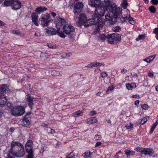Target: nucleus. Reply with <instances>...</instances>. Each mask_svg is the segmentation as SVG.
Segmentation results:
<instances>
[{"instance_id":"1","label":"nucleus","mask_w":158,"mask_h":158,"mask_svg":"<svg viewBox=\"0 0 158 158\" xmlns=\"http://www.w3.org/2000/svg\"><path fill=\"white\" fill-rule=\"evenodd\" d=\"M25 154L24 148L19 142L13 141L10 143V147L8 150L6 158L22 157Z\"/></svg>"},{"instance_id":"2","label":"nucleus","mask_w":158,"mask_h":158,"mask_svg":"<svg viewBox=\"0 0 158 158\" xmlns=\"http://www.w3.org/2000/svg\"><path fill=\"white\" fill-rule=\"evenodd\" d=\"M110 13H107L105 15L106 21H108L111 24H113L116 18H120L121 14L122 9L115 4L110 10Z\"/></svg>"},{"instance_id":"3","label":"nucleus","mask_w":158,"mask_h":158,"mask_svg":"<svg viewBox=\"0 0 158 158\" xmlns=\"http://www.w3.org/2000/svg\"><path fill=\"white\" fill-rule=\"evenodd\" d=\"M116 4L112 2V0H104L103 7L96 8L95 10V16L98 17L104 16L106 11L109 10Z\"/></svg>"},{"instance_id":"4","label":"nucleus","mask_w":158,"mask_h":158,"mask_svg":"<svg viewBox=\"0 0 158 158\" xmlns=\"http://www.w3.org/2000/svg\"><path fill=\"white\" fill-rule=\"evenodd\" d=\"M56 27L57 29V32L59 35L61 37L64 38L66 36L62 31H60V28L59 26H63L66 24V22L65 19L61 18L59 17L57 18V20L55 21Z\"/></svg>"},{"instance_id":"5","label":"nucleus","mask_w":158,"mask_h":158,"mask_svg":"<svg viewBox=\"0 0 158 158\" xmlns=\"http://www.w3.org/2000/svg\"><path fill=\"white\" fill-rule=\"evenodd\" d=\"M24 107L21 106H16L11 110L12 115L15 116H19L23 115L25 113Z\"/></svg>"},{"instance_id":"6","label":"nucleus","mask_w":158,"mask_h":158,"mask_svg":"<svg viewBox=\"0 0 158 158\" xmlns=\"http://www.w3.org/2000/svg\"><path fill=\"white\" fill-rule=\"evenodd\" d=\"M94 17L95 18L90 19L87 20H86L83 24H84L85 27H87L89 26H92L93 25L96 24L97 23H99L100 22V19L101 20L100 17H97L95 16V11L94 13Z\"/></svg>"},{"instance_id":"7","label":"nucleus","mask_w":158,"mask_h":158,"mask_svg":"<svg viewBox=\"0 0 158 158\" xmlns=\"http://www.w3.org/2000/svg\"><path fill=\"white\" fill-rule=\"evenodd\" d=\"M50 18V15L48 13H46V15L42 14L39 19L41 22V25L44 27L47 26L49 22L48 19Z\"/></svg>"},{"instance_id":"8","label":"nucleus","mask_w":158,"mask_h":158,"mask_svg":"<svg viewBox=\"0 0 158 158\" xmlns=\"http://www.w3.org/2000/svg\"><path fill=\"white\" fill-rule=\"evenodd\" d=\"M63 30L64 33L69 35L74 33V29L70 24H66L63 26Z\"/></svg>"},{"instance_id":"9","label":"nucleus","mask_w":158,"mask_h":158,"mask_svg":"<svg viewBox=\"0 0 158 158\" xmlns=\"http://www.w3.org/2000/svg\"><path fill=\"white\" fill-rule=\"evenodd\" d=\"M83 9V4L82 3L78 2L74 6L73 12L75 15L78 14L82 11Z\"/></svg>"},{"instance_id":"10","label":"nucleus","mask_w":158,"mask_h":158,"mask_svg":"<svg viewBox=\"0 0 158 158\" xmlns=\"http://www.w3.org/2000/svg\"><path fill=\"white\" fill-rule=\"evenodd\" d=\"M89 4L91 6L97 8H101L102 6V3L101 0H89Z\"/></svg>"},{"instance_id":"11","label":"nucleus","mask_w":158,"mask_h":158,"mask_svg":"<svg viewBox=\"0 0 158 158\" xmlns=\"http://www.w3.org/2000/svg\"><path fill=\"white\" fill-rule=\"evenodd\" d=\"M122 17L120 18V20L122 22L126 21L130 17V12L127 10H125L121 13Z\"/></svg>"},{"instance_id":"12","label":"nucleus","mask_w":158,"mask_h":158,"mask_svg":"<svg viewBox=\"0 0 158 158\" xmlns=\"http://www.w3.org/2000/svg\"><path fill=\"white\" fill-rule=\"evenodd\" d=\"M22 3L18 0H14L11 8L14 10H17L19 9L21 6Z\"/></svg>"},{"instance_id":"13","label":"nucleus","mask_w":158,"mask_h":158,"mask_svg":"<svg viewBox=\"0 0 158 158\" xmlns=\"http://www.w3.org/2000/svg\"><path fill=\"white\" fill-rule=\"evenodd\" d=\"M31 114V112L27 113L21 122V124L24 126L27 127L30 124V122L28 118H30L29 115Z\"/></svg>"},{"instance_id":"14","label":"nucleus","mask_w":158,"mask_h":158,"mask_svg":"<svg viewBox=\"0 0 158 158\" xmlns=\"http://www.w3.org/2000/svg\"><path fill=\"white\" fill-rule=\"evenodd\" d=\"M46 31L45 34L47 36H51L52 35H56L57 33L59 35L58 33L57 32V30L56 31L55 29L51 27H48L46 29Z\"/></svg>"},{"instance_id":"15","label":"nucleus","mask_w":158,"mask_h":158,"mask_svg":"<svg viewBox=\"0 0 158 158\" xmlns=\"http://www.w3.org/2000/svg\"><path fill=\"white\" fill-rule=\"evenodd\" d=\"M32 18V22L36 26L39 25L38 19L39 17L37 14L36 13H32L31 15Z\"/></svg>"},{"instance_id":"16","label":"nucleus","mask_w":158,"mask_h":158,"mask_svg":"<svg viewBox=\"0 0 158 158\" xmlns=\"http://www.w3.org/2000/svg\"><path fill=\"white\" fill-rule=\"evenodd\" d=\"M79 21L77 23V25L79 26H81L83 22L86 20V17L85 14H82L80 15L78 18Z\"/></svg>"},{"instance_id":"17","label":"nucleus","mask_w":158,"mask_h":158,"mask_svg":"<svg viewBox=\"0 0 158 158\" xmlns=\"http://www.w3.org/2000/svg\"><path fill=\"white\" fill-rule=\"evenodd\" d=\"M34 98L31 96L29 94L27 95V100L28 103V105L31 109H32V107L34 104L33 103Z\"/></svg>"},{"instance_id":"18","label":"nucleus","mask_w":158,"mask_h":158,"mask_svg":"<svg viewBox=\"0 0 158 158\" xmlns=\"http://www.w3.org/2000/svg\"><path fill=\"white\" fill-rule=\"evenodd\" d=\"M154 152V151L152 148H144L143 154H144L145 155H148L151 156Z\"/></svg>"},{"instance_id":"19","label":"nucleus","mask_w":158,"mask_h":158,"mask_svg":"<svg viewBox=\"0 0 158 158\" xmlns=\"http://www.w3.org/2000/svg\"><path fill=\"white\" fill-rule=\"evenodd\" d=\"M7 102L6 98L4 95H0V106L3 107Z\"/></svg>"},{"instance_id":"20","label":"nucleus","mask_w":158,"mask_h":158,"mask_svg":"<svg viewBox=\"0 0 158 158\" xmlns=\"http://www.w3.org/2000/svg\"><path fill=\"white\" fill-rule=\"evenodd\" d=\"M112 37L114 39V42L116 43L118 41H120L121 40V35L117 33L112 34Z\"/></svg>"},{"instance_id":"21","label":"nucleus","mask_w":158,"mask_h":158,"mask_svg":"<svg viewBox=\"0 0 158 158\" xmlns=\"http://www.w3.org/2000/svg\"><path fill=\"white\" fill-rule=\"evenodd\" d=\"M47 10V8L44 7L40 6L37 8L35 10V11L36 13H38V14H40L41 13L46 11Z\"/></svg>"},{"instance_id":"22","label":"nucleus","mask_w":158,"mask_h":158,"mask_svg":"<svg viewBox=\"0 0 158 158\" xmlns=\"http://www.w3.org/2000/svg\"><path fill=\"white\" fill-rule=\"evenodd\" d=\"M8 89L7 86L6 85H0V93H4Z\"/></svg>"},{"instance_id":"23","label":"nucleus","mask_w":158,"mask_h":158,"mask_svg":"<svg viewBox=\"0 0 158 158\" xmlns=\"http://www.w3.org/2000/svg\"><path fill=\"white\" fill-rule=\"evenodd\" d=\"M13 1L14 0H5L4 2V6H10L11 7Z\"/></svg>"},{"instance_id":"24","label":"nucleus","mask_w":158,"mask_h":158,"mask_svg":"<svg viewBox=\"0 0 158 158\" xmlns=\"http://www.w3.org/2000/svg\"><path fill=\"white\" fill-rule=\"evenodd\" d=\"M107 41L110 44H116L114 42V39L112 38V35L111 34L110 35H107Z\"/></svg>"},{"instance_id":"25","label":"nucleus","mask_w":158,"mask_h":158,"mask_svg":"<svg viewBox=\"0 0 158 158\" xmlns=\"http://www.w3.org/2000/svg\"><path fill=\"white\" fill-rule=\"evenodd\" d=\"M92 67H96L97 66H103L105 65L104 63L99 62H91Z\"/></svg>"},{"instance_id":"26","label":"nucleus","mask_w":158,"mask_h":158,"mask_svg":"<svg viewBox=\"0 0 158 158\" xmlns=\"http://www.w3.org/2000/svg\"><path fill=\"white\" fill-rule=\"evenodd\" d=\"M83 112L82 111L78 110L73 113V116L75 117H78L79 116H82Z\"/></svg>"},{"instance_id":"27","label":"nucleus","mask_w":158,"mask_h":158,"mask_svg":"<svg viewBox=\"0 0 158 158\" xmlns=\"http://www.w3.org/2000/svg\"><path fill=\"white\" fill-rule=\"evenodd\" d=\"M148 119V117H144L141 120L139 119L138 122L140 123L141 125H143L145 123Z\"/></svg>"},{"instance_id":"28","label":"nucleus","mask_w":158,"mask_h":158,"mask_svg":"<svg viewBox=\"0 0 158 158\" xmlns=\"http://www.w3.org/2000/svg\"><path fill=\"white\" fill-rule=\"evenodd\" d=\"M107 38V35L104 34L100 35L98 36V39L101 41H104Z\"/></svg>"},{"instance_id":"29","label":"nucleus","mask_w":158,"mask_h":158,"mask_svg":"<svg viewBox=\"0 0 158 158\" xmlns=\"http://www.w3.org/2000/svg\"><path fill=\"white\" fill-rule=\"evenodd\" d=\"M144 149V148L141 147H137L135 148V150L138 152H140L143 154V152Z\"/></svg>"},{"instance_id":"30","label":"nucleus","mask_w":158,"mask_h":158,"mask_svg":"<svg viewBox=\"0 0 158 158\" xmlns=\"http://www.w3.org/2000/svg\"><path fill=\"white\" fill-rule=\"evenodd\" d=\"M26 151L27 153H29L30 152H33V147H29L25 146Z\"/></svg>"},{"instance_id":"31","label":"nucleus","mask_w":158,"mask_h":158,"mask_svg":"<svg viewBox=\"0 0 158 158\" xmlns=\"http://www.w3.org/2000/svg\"><path fill=\"white\" fill-rule=\"evenodd\" d=\"M51 74L52 76H59L61 74H60L59 72L56 70H53L51 72Z\"/></svg>"},{"instance_id":"32","label":"nucleus","mask_w":158,"mask_h":158,"mask_svg":"<svg viewBox=\"0 0 158 158\" xmlns=\"http://www.w3.org/2000/svg\"><path fill=\"white\" fill-rule=\"evenodd\" d=\"M89 122H91L90 123L89 122V124L96 123L98 122V120L96 117H92L90 118V120H89Z\"/></svg>"},{"instance_id":"33","label":"nucleus","mask_w":158,"mask_h":158,"mask_svg":"<svg viewBox=\"0 0 158 158\" xmlns=\"http://www.w3.org/2000/svg\"><path fill=\"white\" fill-rule=\"evenodd\" d=\"M149 10L151 13H154L156 12V8L154 6H151L149 7Z\"/></svg>"},{"instance_id":"34","label":"nucleus","mask_w":158,"mask_h":158,"mask_svg":"<svg viewBox=\"0 0 158 158\" xmlns=\"http://www.w3.org/2000/svg\"><path fill=\"white\" fill-rule=\"evenodd\" d=\"M91 155L90 152H86L82 154V156L85 158H88Z\"/></svg>"},{"instance_id":"35","label":"nucleus","mask_w":158,"mask_h":158,"mask_svg":"<svg viewBox=\"0 0 158 158\" xmlns=\"http://www.w3.org/2000/svg\"><path fill=\"white\" fill-rule=\"evenodd\" d=\"M125 154L127 157L131 155L134 153V152H132L130 150H126L124 151Z\"/></svg>"},{"instance_id":"36","label":"nucleus","mask_w":158,"mask_h":158,"mask_svg":"<svg viewBox=\"0 0 158 158\" xmlns=\"http://www.w3.org/2000/svg\"><path fill=\"white\" fill-rule=\"evenodd\" d=\"M33 143L32 141L31 140H28L25 145V146L29 147H33Z\"/></svg>"},{"instance_id":"37","label":"nucleus","mask_w":158,"mask_h":158,"mask_svg":"<svg viewBox=\"0 0 158 158\" xmlns=\"http://www.w3.org/2000/svg\"><path fill=\"white\" fill-rule=\"evenodd\" d=\"M127 129H132L133 128V124L132 123L127 124L125 126Z\"/></svg>"},{"instance_id":"38","label":"nucleus","mask_w":158,"mask_h":158,"mask_svg":"<svg viewBox=\"0 0 158 158\" xmlns=\"http://www.w3.org/2000/svg\"><path fill=\"white\" fill-rule=\"evenodd\" d=\"M121 27L118 26L114 27L112 28L113 31L116 32L119 31Z\"/></svg>"},{"instance_id":"39","label":"nucleus","mask_w":158,"mask_h":158,"mask_svg":"<svg viewBox=\"0 0 158 158\" xmlns=\"http://www.w3.org/2000/svg\"><path fill=\"white\" fill-rule=\"evenodd\" d=\"M47 130L48 133L53 134L55 133V130L50 127H48Z\"/></svg>"},{"instance_id":"40","label":"nucleus","mask_w":158,"mask_h":158,"mask_svg":"<svg viewBox=\"0 0 158 158\" xmlns=\"http://www.w3.org/2000/svg\"><path fill=\"white\" fill-rule=\"evenodd\" d=\"M156 56V55H155L152 56H151L148 57V62H150L151 61H152L155 58Z\"/></svg>"},{"instance_id":"41","label":"nucleus","mask_w":158,"mask_h":158,"mask_svg":"<svg viewBox=\"0 0 158 158\" xmlns=\"http://www.w3.org/2000/svg\"><path fill=\"white\" fill-rule=\"evenodd\" d=\"M145 37V35H139L138 37L136 39V40L137 41H138L139 40H142Z\"/></svg>"},{"instance_id":"42","label":"nucleus","mask_w":158,"mask_h":158,"mask_svg":"<svg viewBox=\"0 0 158 158\" xmlns=\"http://www.w3.org/2000/svg\"><path fill=\"white\" fill-rule=\"evenodd\" d=\"M75 155L73 152H71L66 158H75Z\"/></svg>"},{"instance_id":"43","label":"nucleus","mask_w":158,"mask_h":158,"mask_svg":"<svg viewBox=\"0 0 158 158\" xmlns=\"http://www.w3.org/2000/svg\"><path fill=\"white\" fill-rule=\"evenodd\" d=\"M101 76L105 78L107 77L108 76V74L107 73L105 72H102L101 74Z\"/></svg>"},{"instance_id":"44","label":"nucleus","mask_w":158,"mask_h":158,"mask_svg":"<svg viewBox=\"0 0 158 158\" xmlns=\"http://www.w3.org/2000/svg\"><path fill=\"white\" fill-rule=\"evenodd\" d=\"M127 89L129 90H131L132 89V86L129 83H127L126 85Z\"/></svg>"},{"instance_id":"45","label":"nucleus","mask_w":158,"mask_h":158,"mask_svg":"<svg viewBox=\"0 0 158 158\" xmlns=\"http://www.w3.org/2000/svg\"><path fill=\"white\" fill-rule=\"evenodd\" d=\"M114 89V87L113 86L111 85L109 86L108 87L107 90L106 91V93L107 94L109 93L110 91L113 90Z\"/></svg>"},{"instance_id":"46","label":"nucleus","mask_w":158,"mask_h":158,"mask_svg":"<svg viewBox=\"0 0 158 158\" xmlns=\"http://www.w3.org/2000/svg\"><path fill=\"white\" fill-rule=\"evenodd\" d=\"M11 32L14 34H15L17 35H19L20 33V31L18 30L12 31Z\"/></svg>"},{"instance_id":"47","label":"nucleus","mask_w":158,"mask_h":158,"mask_svg":"<svg viewBox=\"0 0 158 158\" xmlns=\"http://www.w3.org/2000/svg\"><path fill=\"white\" fill-rule=\"evenodd\" d=\"M127 20H128L130 23L132 24H134L135 23L132 17H130L129 18L127 19Z\"/></svg>"},{"instance_id":"48","label":"nucleus","mask_w":158,"mask_h":158,"mask_svg":"<svg viewBox=\"0 0 158 158\" xmlns=\"http://www.w3.org/2000/svg\"><path fill=\"white\" fill-rule=\"evenodd\" d=\"M27 158H34L33 152L28 153Z\"/></svg>"},{"instance_id":"49","label":"nucleus","mask_w":158,"mask_h":158,"mask_svg":"<svg viewBox=\"0 0 158 158\" xmlns=\"http://www.w3.org/2000/svg\"><path fill=\"white\" fill-rule=\"evenodd\" d=\"M48 46L50 48H56V46L55 45L51 44H47Z\"/></svg>"},{"instance_id":"50","label":"nucleus","mask_w":158,"mask_h":158,"mask_svg":"<svg viewBox=\"0 0 158 158\" xmlns=\"http://www.w3.org/2000/svg\"><path fill=\"white\" fill-rule=\"evenodd\" d=\"M141 107L143 109L146 110L148 109V106L147 104H145L142 105Z\"/></svg>"},{"instance_id":"51","label":"nucleus","mask_w":158,"mask_h":158,"mask_svg":"<svg viewBox=\"0 0 158 158\" xmlns=\"http://www.w3.org/2000/svg\"><path fill=\"white\" fill-rule=\"evenodd\" d=\"M94 138L97 140H100L101 139L102 137L101 135L97 134L95 135Z\"/></svg>"},{"instance_id":"52","label":"nucleus","mask_w":158,"mask_h":158,"mask_svg":"<svg viewBox=\"0 0 158 158\" xmlns=\"http://www.w3.org/2000/svg\"><path fill=\"white\" fill-rule=\"evenodd\" d=\"M151 2L154 5H156L158 4V0H151Z\"/></svg>"},{"instance_id":"53","label":"nucleus","mask_w":158,"mask_h":158,"mask_svg":"<svg viewBox=\"0 0 158 158\" xmlns=\"http://www.w3.org/2000/svg\"><path fill=\"white\" fill-rule=\"evenodd\" d=\"M96 111H92L90 112L89 115L90 116L94 115L96 114Z\"/></svg>"},{"instance_id":"54","label":"nucleus","mask_w":158,"mask_h":158,"mask_svg":"<svg viewBox=\"0 0 158 158\" xmlns=\"http://www.w3.org/2000/svg\"><path fill=\"white\" fill-rule=\"evenodd\" d=\"M153 33L156 35L158 34V28H156L154 29Z\"/></svg>"},{"instance_id":"55","label":"nucleus","mask_w":158,"mask_h":158,"mask_svg":"<svg viewBox=\"0 0 158 158\" xmlns=\"http://www.w3.org/2000/svg\"><path fill=\"white\" fill-rule=\"evenodd\" d=\"M100 31V29L98 27H96L94 30L95 32L96 33Z\"/></svg>"},{"instance_id":"56","label":"nucleus","mask_w":158,"mask_h":158,"mask_svg":"<svg viewBox=\"0 0 158 158\" xmlns=\"http://www.w3.org/2000/svg\"><path fill=\"white\" fill-rule=\"evenodd\" d=\"M36 37H40L41 36L40 34L38 32H35L34 35Z\"/></svg>"},{"instance_id":"57","label":"nucleus","mask_w":158,"mask_h":158,"mask_svg":"<svg viewBox=\"0 0 158 158\" xmlns=\"http://www.w3.org/2000/svg\"><path fill=\"white\" fill-rule=\"evenodd\" d=\"M102 143L101 142H97L95 144V147H98L100 145H101L102 144Z\"/></svg>"},{"instance_id":"58","label":"nucleus","mask_w":158,"mask_h":158,"mask_svg":"<svg viewBox=\"0 0 158 158\" xmlns=\"http://www.w3.org/2000/svg\"><path fill=\"white\" fill-rule=\"evenodd\" d=\"M148 75L149 77H152L154 76L153 74L151 72L149 73Z\"/></svg>"},{"instance_id":"59","label":"nucleus","mask_w":158,"mask_h":158,"mask_svg":"<svg viewBox=\"0 0 158 158\" xmlns=\"http://www.w3.org/2000/svg\"><path fill=\"white\" fill-rule=\"evenodd\" d=\"M158 122H157V121H156V122L153 125V126H152V127H154V128H155V127H156V126L157 125V124H158Z\"/></svg>"},{"instance_id":"60","label":"nucleus","mask_w":158,"mask_h":158,"mask_svg":"<svg viewBox=\"0 0 158 158\" xmlns=\"http://www.w3.org/2000/svg\"><path fill=\"white\" fill-rule=\"evenodd\" d=\"M101 93H102L101 92H98L96 94V95H99L101 97H102L104 96V94H101Z\"/></svg>"},{"instance_id":"61","label":"nucleus","mask_w":158,"mask_h":158,"mask_svg":"<svg viewBox=\"0 0 158 158\" xmlns=\"http://www.w3.org/2000/svg\"><path fill=\"white\" fill-rule=\"evenodd\" d=\"M137 97L138 98H139V95H133L131 96V98H136Z\"/></svg>"},{"instance_id":"62","label":"nucleus","mask_w":158,"mask_h":158,"mask_svg":"<svg viewBox=\"0 0 158 158\" xmlns=\"http://www.w3.org/2000/svg\"><path fill=\"white\" fill-rule=\"evenodd\" d=\"M87 68L92 67V65L91 64V63L90 64H88L86 66H85Z\"/></svg>"},{"instance_id":"63","label":"nucleus","mask_w":158,"mask_h":158,"mask_svg":"<svg viewBox=\"0 0 158 158\" xmlns=\"http://www.w3.org/2000/svg\"><path fill=\"white\" fill-rule=\"evenodd\" d=\"M139 101L138 100H136L135 102V105L136 106H138L139 103Z\"/></svg>"},{"instance_id":"64","label":"nucleus","mask_w":158,"mask_h":158,"mask_svg":"<svg viewBox=\"0 0 158 158\" xmlns=\"http://www.w3.org/2000/svg\"><path fill=\"white\" fill-rule=\"evenodd\" d=\"M127 71V70L124 69H123L121 71V73H126Z\"/></svg>"}]
</instances>
